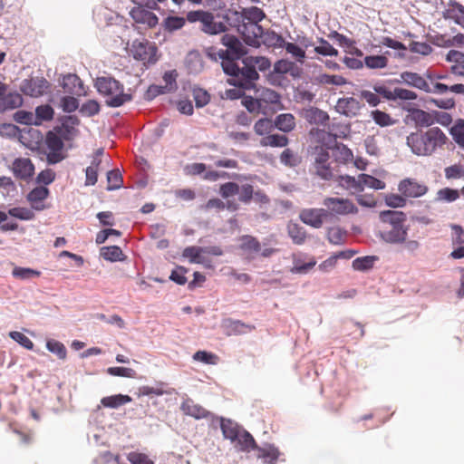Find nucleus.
Returning a JSON list of instances; mask_svg holds the SVG:
<instances>
[{
	"label": "nucleus",
	"instance_id": "41",
	"mask_svg": "<svg viewBox=\"0 0 464 464\" xmlns=\"http://www.w3.org/2000/svg\"><path fill=\"white\" fill-rule=\"evenodd\" d=\"M221 430L224 437L232 442L236 441L238 433L242 430L240 427L230 420H222Z\"/></svg>",
	"mask_w": 464,
	"mask_h": 464
},
{
	"label": "nucleus",
	"instance_id": "54",
	"mask_svg": "<svg viewBox=\"0 0 464 464\" xmlns=\"http://www.w3.org/2000/svg\"><path fill=\"white\" fill-rule=\"evenodd\" d=\"M46 348L49 352L54 353L59 359L64 360L67 355V351L64 344L54 339L48 340Z\"/></svg>",
	"mask_w": 464,
	"mask_h": 464
},
{
	"label": "nucleus",
	"instance_id": "57",
	"mask_svg": "<svg viewBox=\"0 0 464 464\" xmlns=\"http://www.w3.org/2000/svg\"><path fill=\"white\" fill-rule=\"evenodd\" d=\"M8 214L15 218L21 220H32L34 218V213L32 209L27 208H12L8 210Z\"/></svg>",
	"mask_w": 464,
	"mask_h": 464
},
{
	"label": "nucleus",
	"instance_id": "37",
	"mask_svg": "<svg viewBox=\"0 0 464 464\" xmlns=\"http://www.w3.org/2000/svg\"><path fill=\"white\" fill-rule=\"evenodd\" d=\"M289 140L286 136L281 134H271L263 137L260 140V145L262 147H285L287 146Z\"/></svg>",
	"mask_w": 464,
	"mask_h": 464
},
{
	"label": "nucleus",
	"instance_id": "56",
	"mask_svg": "<svg viewBox=\"0 0 464 464\" xmlns=\"http://www.w3.org/2000/svg\"><path fill=\"white\" fill-rule=\"evenodd\" d=\"M346 237V232L338 227H330L327 231V239L331 244L341 245Z\"/></svg>",
	"mask_w": 464,
	"mask_h": 464
},
{
	"label": "nucleus",
	"instance_id": "61",
	"mask_svg": "<svg viewBox=\"0 0 464 464\" xmlns=\"http://www.w3.org/2000/svg\"><path fill=\"white\" fill-rule=\"evenodd\" d=\"M108 190L120 188L122 184V177L118 169L111 170L107 173Z\"/></svg>",
	"mask_w": 464,
	"mask_h": 464
},
{
	"label": "nucleus",
	"instance_id": "32",
	"mask_svg": "<svg viewBox=\"0 0 464 464\" xmlns=\"http://www.w3.org/2000/svg\"><path fill=\"white\" fill-rule=\"evenodd\" d=\"M449 91L457 94H464V84L456 83L449 86L448 84L441 82H433L430 84L429 83V91L424 92L428 93L444 94Z\"/></svg>",
	"mask_w": 464,
	"mask_h": 464
},
{
	"label": "nucleus",
	"instance_id": "5",
	"mask_svg": "<svg viewBox=\"0 0 464 464\" xmlns=\"http://www.w3.org/2000/svg\"><path fill=\"white\" fill-rule=\"evenodd\" d=\"M158 48L154 43L148 40H134L130 48V53L136 60L144 65L154 64L158 61Z\"/></svg>",
	"mask_w": 464,
	"mask_h": 464
},
{
	"label": "nucleus",
	"instance_id": "28",
	"mask_svg": "<svg viewBox=\"0 0 464 464\" xmlns=\"http://www.w3.org/2000/svg\"><path fill=\"white\" fill-rule=\"evenodd\" d=\"M184 414L195 419H204L208 416V411L202 406L196 404L192 400L184 401L180 406Z\"/></svg>",
	"mask_w": 464,
	"mask_h": 464
},
{
	"label": "nucleus",
	"instance_id": "2",
	"mask_svg": "<svg viewBox=\"0 0 464 464\" xmlns=\"http://www.w3.org/2000/svg\"><path fill=\"white\" fill-rule=\"evenodd\" d=\"M382 228L380 237L390 244H401L408 236V227L404 226L406 215L401 211L387 210L380 213Z\"/></svg>",
	"mask_w": 464,
	"mask_h": 464
},
{
	"label": "nucleus",
	"instance_id": "63",
	"mask_svg": "<svg viewBox=\"0 0 464 464\" xmlns=\"http://www.w3.org/2000/svg\"><path fill=\"white\" fill-rule=\"evenodd\" d=\"M80 111L87 117L94 116L100 111V104L95 100H89L82 104Z\"/></svg>",
	"mask_w": 464,
	"mask_h": 464
},
{
	"label": "nucleus",
	"instance_id": "4",
	"mask_svg": "<svg viewBox=\"0 0 464 464\" xmlns=\"http://www.w3.org/2000/svg\"><path fill=\"white\" fill-rule=\"evenodd\" d=\"M222 21H217L213 13L205 10H194L187 13V20L189 23L199 22V29L209 35L225 33L227 30V15H223Z\"/></svg>",
	"mask_w": 464,
	"mask_h": 464
},
{
	"label": "nucleus",
	"instance_id": "31",
	"mask_svg": "<svg viewBox=\"0 0 464 464\" xmlns=\"http://www.w3.org/2000/svg\"><path fill=\"white\" fill-rule=\"evenodd\" d=\"M256 450V457L263 459L266 464H274L278 459L280 455L279 450L274 445H266L265 447H258L255 449Z\"/></svg>",
	"mask_w": 464,
	"mask_h": 464
},
{
	"label": "nucleus",
	"instance_id": "60",
	"mask_svg": "<svg viewBox=\"0 0 464 464\" xmlns=\"http://www.w3.org/2000/svg\"><path fill=\"white\" fill-rule=\"evenodd\" d=\"M193 359L204 362L206 364L215 365L218 362L219 358L217 354L207 351H198L194 353Z\"/></svg>",
	"mask_w": 464,
	"mask_h": 464
},
{
	"label": "nucleus",
	"instance_id": "48",
	"mask_svg": "<svg viewBox=\"0 0 464 464\" xmlns=\"http://www.w3.org/2000/svg\"><path fill=\"white\" fill-rule=\"evenodd\" d=\"M101 159L94 158L91 166L87 167L85 169L86 174V186H92L97 182L98 179V169L101 164Z\"/></svg>",
	"mask_w": 464,
	"mask_h": 464
},
{
	"label": "nucleus",
	"instance_id": "59",
	"mask_svg": "<svg viewBox=\"0 0 464 464\" xmlns=\"http://www.w3.org/2000/svg\"><path fill=\"white\" fill-rule=\"evenodd\" d=\"M337 180L339 184L346 189H353L358 192L362 191V187H360V183L358 182V177L354 178L348 175L338 176Z\"/></svg>",
	"mask_w": 464,
	"mask_h": 464
},
{
	"label": "nucleus",
	"instance_id": "36",
	"mask_svg": "<svg viewBox=\"0 0 464 464\" xmlns=\"http://www.w3.org/2000/svg\"><path fill=\"white\" fill-rule=\"evenodd\" d=\"M218 57L222 60L221 65L225 73L233 76V79H237L240 69L237 63V60L239 58H236L233 55H222Z\"/></svg>",
	"mask_w": 464,
	"mask_h": 464
},
{
	"label": "nucleus",
	"instance_id": "50",
	"mask_svg": "<svg viewBox=\"0 0 464 464\" xmlns=\"http://www.w3.org/2000/svg\"><path fill=\"white\" fill-rule=\"evenodd\" d=\"M450 134L455 142L464 148V120L459 119L450 129Z\"/></svg>",
	"mask_w": 464,
	"mask_h": 464
},
{
	"label": "nucleus",
	"instance_id": "19",
	"mask_svg": "<svg viewBox=\"0 0 464 464\" xmlns=\"http://www.w3.org/2000/svg\"><path fill=\"white\" fill-rule=\"evenodd\" d=\"M223 326L226 331V334L230 335H241L253 332L256 327L253 324H245L239 320L226 319L223 323Z\"/></svg>",
	"mask_w": 464,
	"mask_h": 464
},
{
	"label": "nucleus",
	"instance_id": "20",
	"mask_svg": "<svg viewBox=\"0 0 464 464\" xmlns=\"http://www.w3.org/2000/svg\"><path fill=\"white\" fill-rule=\"evenodd\" d=\"M401 80L396 82H404L405 84L417 88L421 91H429V82L419 73L412 72H403L400 75Z\"/></svg>",
	"mask_w": 464,
	"mask_h": 464
},
{
	"label": "nucleus",
	"instance_id": "26",
	"mask_svg": "<svg viewBox=\"0 0 464 464\" xmlns=\"http://www.w3.org/2000/svg\"><path fill=\"white\" fill-rule=\"evenodd\" d=\"M43 138L41 131L34 128H28L26 130H24L20 135L23 144L32 150L39 146Z\"/></svg>",
	"mask_w": 464,
	"mask_h": 464
},
{
	"label": "nucleus",
	"instance_id": "34",
	"mask_svg": "<svg viewBox=\"0 0 464 464\" xmlns=\"http://www.w3.org/2000/svg\"><path fill=\"white\" fill-rule=\"evenodd\" d=\"M132 401L129 395L116 394L111 396L103 397L101 403L105 408L116 409L120 406L127 404Z\"/></svg>",
	"mask_w": 464,
	"mask_h": 464
},
{
	"label": "nucleus",
	"instance_id": "17",
	"mask_svg": "<svg viewBox=\"0 0 464 464\" xmlns=\"http://www.w3.org/2000/svg\"><path fill=\"white\" fill-rule=\"evenodd\" d=\"M335 108L339 113L347 117H353L359 114L362 104L353 97L340 98L337 101Z\"/></svg>",
	"mask_w": 464,
	"mask_h": 464
},
{
	"label": "nucleus",
	"instance_id": "23",
	"mask_svg": "<svg viewBox=\"0 0 464 464\" xmlns=\"http://www.w3.org/2000/svg\"><path fill=\"white\" fill-rule=\"evenodd\" d=\"M265 16L264 11L256 6L244 10V17L251 23L250 26L254 29L255 36H258L261 34L262 28L257 24L261 22Z\"/></svg>",
	"mask_w": 464,
	"mask_h": 464
},
{
	"label": "nucleus",
	"instance_id": "10",
	"mask_svg": "<svg viewBox=\"0 0 464 464\" xmlns=\"http://www.w3.org/2000/svg\"><path fill=\"white\" fill-rule=\"evenodd\" d=\"M61 138L53 131H49L45 137V144L50 150L47 154V162L49 164L58 163L63 159L62 154L63 142Z\"/></svg>",
	"mask_w": 464,
	"mask_h": 464
},
{
	"label": "nucleus",
	"instance_id": "55",
	"mask_svg": "<svg viewBox=\"0 0 464 464\" xmlns=\"http://www.w3.org/2000/svg\"><path fill=\"white\" fill-rule=\"evenodd\" d=\"M377 258L375 256H366L362 257H357L353 261V268L357 271H366L372 268L374 261Z\"/></svg>",
	"mask_w": 464,
	"mask_h": 464
},
{
	"label": "nucleus",
	"instance_id": "22",
	"mask_svg": "<svg viewBox=\"0 0 464 464\" xmlns=\"http://www.w3.org/2000/svg\"><path fill=\"white\" fill-rule=\"evenodd\" d=\"M49 196V189L45 187H36L32 189L27 195V200L31 203V206L35 210H43L45 208L44 200Z\"/></svg>",
	"mask_w": 464,
	"mask_h": 464
},
{
	"label": "nucleus",
	"instance_id": "6",
	"mask_svg": "<svg viewBox=\"0 0 464 464\" xmlns=\"http://www.w3.org/2000/svg\"><path fill=\"white\" fill-rule=\"evenodd\" d=\"M49 87V82L44 77H30L22 82L20 90L24 95L36 98L43 96Z\"/></svg>",
	"mask_w": 464,
	"mask_h": 464
},
{
	"label": "nucleus",
	"instance_id": "51",
	"mask_svg": "<svg viewBox=\"0 0 464 464\" xmlns=\"http://www.w3.org/2000/svg\"><path fill=\"white\" fill-rule=\"evenodd\" d=\"M12 275L17 279L27 280L33 277H39L41 272L28 267L15 266L12 271Z\"/></svg>",
	"mask_w": 464,
	"mask_h": 464
},
{
	"label": "nucleus",
	"instance_id": "38",
	"mask_svg": "<svg viewBox=\"0 0 464 464\" xmlns=\"http://www.w3.org/2000/svg\"><path fill=\"white\" fill-rule=\"evenodd\" d=\"M23 97L17 92H8L0 101V107L4 110H14L23 104Z\"/></svg>",
	"mask_w": 464,
	"mask_h": 464
},
{
	"label": "nucleus",
	"instance_id": "40",
	"mask_svg": "<svg viewBox=\"0 0 464 464\" xmlns=\"http://www.w3.org/2000/svg\"><path fill=\"white\" fill-rule=\"evenodd\" d=\"M287 232L293 242L296 245H302L306 239L305 229L296 223H289Z\"/></svg>",
	"mask_w": 464,
	"mask_h": 464
},
{
	"label": "nucleus",
	"instance_id": "9",
	"mask_svg": "<svg viewBox=\"0 0 464 464\" xmlns=\"http://www.w3.org/2000/svg\"><path fill=\"white\" fill-rule=\"evenodd\" d=\"M323 204L336 215L354 214L358 211L356 206L347 198H325Z\"/></svg>",
	"mask_w": 464,
	"mask_h": 464
},
{
	"label": "nucleus",
	"instance_id": "3",
	"mask_svg": "<svg viewBox=\"0 0 464 464\" xmlns=\"http://www.w3.org/2000/svg\"><path fill=\"white\" fill-rule=\"evenodd\" d=\"M98 92L106 97L110 107H120L131 100V95L124 92V86L111 76L98 77L94 83Z\"/></svg>",
	"mask_w": 464,
	"mask_h": 464
},
{
	"label": "nucleus",
	"instance_id": "1",
	"mask_svg": "<svg viewBox=\"0 0 464 464\" xmlns=\"http://www.w3.org/2000/svg\"><path fill=\"white\" fill-rule=\"evenodd\" d=\"M448 138L438 127L430 128L426 131L412 132L407 137V145L418 156H430L438 148L442 147Z\"/></svg>",
	"mask_w": 464,
	"mask_h": 464
},
{
	"label": "nucleus",
	"instance_id": "39",
	"mask_svg": "<svg viewBox=\"0 0 464 464\" xmlns=\"http://www.w3.org/2000/svg\"><path fill=\"white\" fill-rule=\"evenodd\" d=\"M358 182L360 183V187H362V191L365 188H370L373 189H383L385 188V183L368 174H360L358 175Z\"/></svg>",
	"mask_w": 464,
	"mask_h": 464
},
{
	"label": "nucleus",
	"instance_id": "47",
	"mask_svg": "<svg viewBox=\"0 0 464 464\" xmlns=\"http://www.w3.org/2000/svg\"><path fill=\"white\" fill-rule=\"evenodd\" d=\"M242 103L246 107V109L251 113H266V106L262 105L257 95H256V98H253L251 96L245 97L242 101Z\"/></svg>",
	"mask_w": 464,
	"mask_h": 464
},
{
	"label": "nucleus",
	"instance_id": "30",
	"mask_svg": "<svg viewBox=\"0 0 464 464\" xmlns=\"http://www.w3.org/2000/svg\"><path fill=\"white\" fill-rule=\"evenodd\" d=\"M233 443L235 444V448L237 449L239 451L249 452L250 450H255L256 448V443L253 436L245 430H242L238 433V437Z\"/></svg>",
	"mask_w": 464,
	"mask_h": 464
},
{
	"label": "nucleus",
	"instance_id": "45",
	"mask_svg": "<svg viewBox=\"0 0 464 464\" xmlns=\"http://www.w3.org/2000/svg\"><path fill=\"white\" fill-rule=\"evenodd\" d=\"M459 198V192L458 189L444 188L437 191L435 201L450 203L456 201Z\"/></svg>",
	"mask_w": 464,
	"mask_h": 464
},
{
	"label": "nucleus",
	"instance_id": "21",
	"mask_svg": "<svg viewBox=\"0 0 464 464\" xmlns=\"http://www.w3.org/2000/svg\"><path fill=\"white\" fill-rule=\"evenodd\" d=\"M63 87L66 92L76 96L86 94L83 82L76 74H68L63 78Z\"/></svg>",
	"mask_w": 464,
	"mask_h": 464
},
{
	"label": "nucleus",
	"instance_id": "52",
	"mask_svg": "<svg viewBox=\"0 0 464 464\" xmlns=\"http://www.w3.org/2000/svg\"><path fill=\"white\" fill-rule=\"evenodd\" d=\"M122 255L123 253L118 246H103L101 249V256L111 262L121 260Z\"/></svg>",
	"mask_w": 464,
	"mask_h": 464
},
{
	"label": "nucleus",
	"instance_id": "49",
	"mask_svg": "<svg viewBox=\"0 0 464 464\" xmlns=\"http://www.w3.org/2000/svg\"><path fill=\"white\" fill-rule=\"evenodd\" d=\"M320 45L314 47V52L324 56H337L339 52L327 40L323 37L318 38Z\"/></svg>",
	"mask_w": 464,
	"mask_h": 464
},
{
	"label": "nucleus",
	"instance_id": "58",
	"mask_svg": "<svg viewBox=\"0 0 464 464\" xmlns=\"http://www.w3.org/2000/svg\"><path fill=\"white\" fill-rule=\"evenodd\" d=\"M317 81L321 84H331L336 86H342L347 83V81L342 75H330V74H320Z\"/></svg>",
	"mask_w": 464,
	"mask_h": 464
},
{
	"label": "nucleus",
	"instance_id": "43",
	"mask_svg": "<svg viewBox=\"0 0 464 464\" xmlns=\"http://www.w3.org/2000/svg\"><path fill=\"white\" fill-rule=\"evenodd\" d=\"M275 122L271 119L262 118L254 124V131L258 136H266L275 129Z\"/></svg>",
	"mask_w": 464,
	"mask_h": 464
},
{
	"label": "nucleus",
	"instance_id": "8",
	"mask_svg": "<svg viewBox=\"0 0 464 464\" xmlns=\"http://www.w3.org/2000/svg\"><path fill=\"white\" fill-rule=\"evenodd\" d=\"M398 189L405 198H420L428 191V186L423 182H419L415 179L406 178L400 181Z\"/></svg>",
	"mask_w": 464,
	"mask_h": 464
},
{
	"label": "nucleus",
	"instance_id": "13",
	"mask_svg": "<svg viewBox=\"0 0 464 464\" xmlns=\"http://www.w3.org/2000/svg\"><path fill=\"white\" fill-rule=\"evenodd\" d=\"M12 171L16 179L28 180L34 174V166L28 158H17L13 162Z\"/></svg>",
	"mask_w": 464,
	"mask_h": 464
},
{
	"label": "nucleus",
	"instance_id": "24",
	"mask_svg": "<svg viewBox=\"0 0 464 464\" xmlns=\"http://www.w3.org/2000/svg\"><path fill=\"white\" fill-rule=\"evenodd\" d=\"M303 116L310 124L325 126L329 121L327 112L315 107L305 109L303 112Z\"/></svg>",
	"mask_w": 464,
	"mask_h": 464
},
{
	"label": "nucleus",
	"instance_id": "35",
	"mask_svg": "<svg viewBox=\"0 0 464 464\" xmlns=\"http://www.w3.org/2000/svg\"><path fill=\"white\" fill-rule=\"evenodd\" d=\"M239 248L246 253H257L261 250V245L257 238L250 235H244L238 238Z\"/></svg>",
	"mask_w": 464,
	"mask_h": 464
},
{
	"label": "nucleus",
	"instance_id": "46",
	"mask_svg": "<svg viewBox=\"0 0 464 464\" xmlns=\"http://www.w3.org/2000/svg\"><path fill=\"white\" fill-rule=\"evenodd\" d=\"M364 64L369 69H383L388 66L389 60L385 55H368L364 57Z\"/></svg>",
	"mask_w": 464,
	"mask_h": 464
},
{
	"label": "nucleus",
	"instance_id": "15",
	"mask_svg": "<svg viewBox=\"0 0 464 464\" xmlns=\"http://www.w3.org/2000/svg\"><path fill=\"white\" fill-rule=\"evenodd\" d=\"M222 44L227 46L226 50H219L218 56L233 55L236 58H241L244 54V48L241 42L234 35L225 34L221 39Z\"/></svg>",
	"mask_w": 464,
	"mask_h": 464
},
{
	"label": "nucleus",
	"instance_id": "12",
	"mask_svg": "<svg viewBox=\"0 0 464 464\" xmlns=\"http://www.w3.org/2000/svg\"><path fill=\"white\" fill-rule=\"evenodd\" d=\"M130 15L135 23L144 24L149 28L155 27L159 23V18L152 13V10L143 8L142 6H134L130 10Z\"/></svg>",
	"mask_w": 464,
	"mask_h": 464
},
{
	"label": "nucleus",
	"instance_id": "11",
	"mask_svg": "<svg viewBox=\"0 0 464 464\" xmlns=\"http://www.w3.org/2000/svg\"><path fill=\"white\" fill-rule=\"evenodd\" d=\"M327 216L328 212L324 208H304L299 213L301 221L314 228L322 227Z\"/></svg>",
	"mask_w": 464,
	"mask_h": 464
},
{
	"label": "nucleus",
	"instance_id": "33",
	"mask_svg": "<svg viewBox=\"0 0 464 464\" xmlns=\"http://www.w3.org/2000/svg\"><path fill=\"white\" fill-rule=\"evenodd\" d=\"M256 95H257L259 101L262 105L266 106L270 105H278L280 104L281 96L276 91L269 88H260L256 92Z\"/></svg>",
	"mask_w": 464,
	"mask_h": 464
},
{
	"label": "nucleus",
	"instance_id": "53",
	"mask_svg": "<svg viewBox=\"0 0 464 464\" xmlns=\"http://www.w3.org/2000/svg\"><path fill=\"white\" fill-rule=\"evenodd\" d=\"M334 151L335 160L341 163H347L353 158L352 150L343 144L336 145Z\"/></svg>",
	"mask_w": 464,
	"mask_h": 464
},
{
	"label": "nucleus",
	"instance_id": "62",
	"mask_svg": "<svg viewBox=\"0 0 464 464\" xmlns=\"http://www.w3.org/2000/svg\"><path fill=\"white\" fill-rule=\"evenodd\" d=\"M246 59L249 64L253 65L255 69L258 68L261 72H266L271 67V62L268 58L263 56H249Z\"/></svg>",
	"mask_w": 464,
	"mask_h": 464
},
{
	"label": "nucleus",
	"instance_id": "18",
	"mask_svg": "<svg viewBox=\"0 0 464 464\" xmlns=\"http://www.w3.org/2000/svg\"><path fill=\"white\" fill-rule=\"evenodd\" d=\"M182 256L192 264H201L207 268L212 267L211 261L205 256L202 246H188L183 250Z\"/></svg>",
	"mask_w": 464,
	"mask_h": 464
},
{
	"label": "nucleus",
	"instance_id": "44",
	"mask_svg": "<svg viewBox=\"0 0 464 464\" xmlns=\"http://www.w3.org/2000/svg\"><path fill=\"white\" fill-rule=\"evenodd\" d=\"M53 115L54 111L48 104L40 105L36 107L34 115L35 125H41L43 121H48L53 120Z\"/></svg>",
	"mask_w": 464,
	"mask_h": 464
},
{
	"label": "nucleus",
	"instance_id": "16",
	"mask_svg": "<svg viewBox=\"0 0 464 464\" xmlns=\"http://www.w3.org/2000/svg\"><path fill=\"white\" fill-rule=\"evenodd\" d=\"M80 120L75 115L66 116L63 119L62 125L59 127L58 132L60 136L66 140H73L79 133L77 129Z\"/></svg>",
	"mask_w": 464,
	"mask_h": 464
},
{
	"label": "nucleus",
	"instance_id": "29",
	"mask_svg": "<svg viewBox=\"0 0 464 464\" xmlns=\"http://www.w3.org/2000/svg\"><path fill=\"white\" fill-rule=\"evenodd\" d=\"M274 122L277 130L285 133L291 132L296 127V120L292 113L278 114L275 118Z\"/></svg>",
	"mask_w": 464,
	"mask_h": 464
},
{
	"label": "nucleus",
	"instance_id": "42",
	"mask_svg": "<svg viewBox=\"0 0 464 464\" xmlns=\"http://www.w3.org/2000/svg\"><path fill=\"white\" fill-rule=\"evenodd\" d=\"M187 17L169 15L162 22V27L167 32H174L181 29L186 24Z\"/></svg>",
	"mask_w": 464,
	"mask_h": 464
},
{
	"label": "nucleus",
	"instance_id": "25",
	"mask_svg": "<svg viewBox=\"0 0 464 464\" xmlns=\"http://www.w3.org/2000/svg\"><path fill=\"white\" fill-rule=\"evenodd\" d=\"M446 60L452 63L450 72L459 76H464V53L457 51L450 50L446 56Z\"/></svg>",
	"mask_w": 464,
	"mask_h": 464
},
{
	"label": "nucleus",
	"instance_id": "27",
	"mask_svg": "<svg viewBox=\"0 0 464 464\" xmlns=\"http://www.w3.org/2000/svg\"><path fill=\"white\" fill-rule=\"evenodd\" d=\"M443 17L454 21L464 28V6L460 4L450 3L449 7L443 12Z\"/></svg>",
	"mask_w": 464,
	"mask_h": 464
},
{
	"label": "nucleus",
	"instance_id": "64",
	"mask_svg": "<svg viewBox=\"0 0 464 464\" xmlns=\"http://www.w3.org/2000/svg\"><path fill=\"white\" fill-rule=\"evenodd\" d=\"M127 459L130 461V464H155L154 461L150 459L148 455L137 451L130 452L127 455Z\"/></svg>",
	"mask_w": 464,
	"mask_h": 464
},
{
	"label": "nucleus",
	"instance_id": "7",
	"mask_svg": "<svg viewBox=\"0 0 464 464\" xmlns=\"http://www.w3.org/2000/svg\"><path fill=\"white\" fill-rule=\"evenodd\" d=\"M258 78V72L246 59L245 66L239 69L238 76L237 79H232L230 83L245 90H250L256 87L255 81Z\"/></svg>",
	"mask_w": 464,
	"mask_h": 464
},
{
	"label": "nucleus",
	"instance_id": "14",
	"mask_svg": "<svg viewBox=\"0 0 464 464\" xmlns=\"http://www.w3.org/2000/svg\"><path fill=\"white\" fill-rule=\"evenodd\" d=\"M270 41L275 46L283 47L285 51L295 57L298 62L304 63L305 58V52L294 43L285 42V39L276 34L272 33L270 35Z\"/></svg>",
	"mask_w": 464,
	"mask_h": 464
}]
</instances>
